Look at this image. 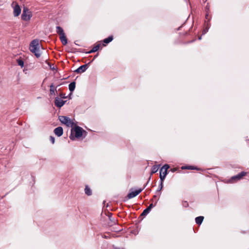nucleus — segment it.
<instances>
[{
  "label": "nucleus",
  "mask_w": 249,
  "mask_h": 249,
  "mask_svg": "<svg viewBox=\"0 0 249 249\" xmlns=\"http://www.w3.org/2000/svg\"><path fill=\"white\" fill-rule=\"evenodd\" d=\"M83 132L86 133L82 127L76 126L71 128L70 138L72 141L74 140L75 138H79L82 137Z\"/></svg>",
  "instance_id": "f257e3e1"
},
{
  "label": "nucleus",
  "mask_w": 249,
  "mask_h": 249,
  "mask_svg": "<svg viewBox=\"0 0 249 249\" xmlns=\"http://www.w3.org/2000/svg\"><path fill=\"white\" fill-rule=\"evenodd\" d=\"M39 49V44L38 40L37 39L33 40L30 45V50L31 52L34 53L35 56L37 58L40 56Z\"/></svg>",
  "instance_id": "f03ea898"
},
{
  "label": "nucleus",
  "mask_w": 249,
  "mask_h": 249,
  "mask_svg": "<svg viewBox=\"0 0 249 249\" xmlns=\"http://www.w3.org/2000/svg\"><path fill=\"white\" fill-rule=\"evenodd\" d=\"M58 118L61 123L65 124L67 126L72 127L74 125L73 122L68 117L59 116Z\"/></svg>",
  "instance_id": "7ed1b4c3"
},
{
  "label": "nucleus",
  "mask_w": 249,
  "mask_h": 249,
  "mask_svg": "<svg viewBox=\"0 0 249 249\" xmlns=\"http://www.w3.org/2000/svg\"><path fill=\"white\" fill-rule=\"evenodd\" d=\"M32 16V15L31 12L26 7H24L23 12L21 15L22 19L25 21H28L31 19Z\"/></svg>",
  "instance_id": "20e7f679"
},
{
  "label": "nucleus",
  "mask_w": 249,
  "mask_h": 249,
  "mask_svg": "<svg viewBox=\"0 0 249 249\" xmlns=\"http://www.w3.org/2000/svg\"><path fill=\"white\" fill-rule=\"evenodd\" d=\"M148 181L146 183V184L144 186L143 188L142 189H139L138 190H137L136 191H132V189L130 190V192L127 195V198L128 199L132 198L136 196H137L138 195H139L142 190L145 187L146 185L147 184Z\"/></svg>",
  "instance_id": "39448f33"
},
{
  "label": "nucleus",
  "mask_w": 249,
  "mask_h": 249,
  "mask_svg": "<svg viewBox=\"0 0 249 249\" xmlns=\"http://www.w3.org/2000/svg\"><path fill=\"white\" fill-rule=\"evenodd\" d=\"M247 174V173L245 172H241L239 174L237 175L234 176L232 177L230 179V181L231 183L234 182L237 180H240L244 176H245Z\"/></svg>",
  "instance_id": "423d86ee"
},
{
  "label": "nucleus",
  "mask_w": 249,
  "mask_h": 249,
  "mask_svg": "<svg viewBox=\"0 0 249 249\" xmlns=\"http://www.w3.org/2000/svg\"><path fill=\"white\" fill-rule=\"evenodd\" d=\"M90 63V62H89L88 64L80 66L78 68L74 71V72L77 73H81L82 72H85L88 68V66Z\"/></svg>",
  "instance_id": "0eeeda50"
},
{
  "label": "nucleus",
  "mask_w": 249,
  "mask_h": 249,
  "mask_svg": "<svg viewBox=\"0 0 249 249\" xmlns=\"http://www.w3.org/2000/svg\"><path fill=\"white\" fill-rule=\"evenodd\" d=\"M157 202H155L154 204L151 203L149 205V206L145 209L143 212L141 214V216H145L146 215L148 214V213L150 212V211L151 210L152 208L155 207L156 205Z\"/></svg>",
  "instance_id": "6e6552de"
},
{
  "label": "nucleus",
  "mask_w": 249,
  "mask_h": 249,
  "mask_svg": "<svg viewBox=\"0 0 249 249\" xmlns=\"http://www.w3.org/2000/svg\"><path fill=\"white\" fill-rule=\"evenodd\" d=\"M66 102V101H63L59 97H56L55 99L54 103L55 105L57 107H61L65 104Z\"/></svg>",
  "instance_id": "1a4fd4ad"
},
{
  "label": "nucleus",
  "mask_w": 249,
  "mask_h": 249,
  "mask_svg": "<svg viewBox=\"0 0 249 249\" xmlns=\"http://www.w3.org/2000/svg\"><path fill=\"white\" fill-rule=\"evenodd\" d=\"M54 134L58 137H60L63 135V129L61 126L57 127L54 129Z\"/></svg>",
  "instance_id": "9d476101"
},
{
  "label": "nucleus",
  "mask_w": 249,
  "mask_h": 249,
  "mask_svg": "<svg viewBox=\"0 0 249 249\" xmlns=\"http://www.w3.org/2000/svg\"><path fill=\"white\" fill-rule=\"evenodd\" d=\"M169 168V166L168 164L164 165L160 169V173H161L162 175L166 176L167 174V170Z\"/></svg>",
  "instance_id": "9b49d317"
},
{
  "label": "nucleus",
  "mask_w": 249,
  "mask_h": 249,
  "mask_svg": "<svg viewBox=\"0 0 249 249\" xmlns=\"http://www.w3.org/2000/svg\"><path fill=\"white\" fill-rule=\"evenodd\" d=\"M21 13V9L18 5H16L14 8V15L17 17L20 15Z\"/></svg>",
  "instance_id": "f8f14e48"
},
{
  "label": "nucleus",
  "mask_w": 249,
  "mask_h": 249,
  "mask_svg": "<svg viewBox=\"0 0 249 249\" xmlns=\"http://www.w3.org/2000/svg\"><path fill=\"white\" fill-rule=\"evenodd\" d=\"M205 18L207 20V21H205V22H207V29H205L203 32V34H205L208 30V29L210 28V25L208 23V22L210 20V18L209 17V14L207 12L206 15H205Z\"/></svg>",
  "instance_id": "ddd939ff"
},
{
  "label": "nucleus",
  "mask_w": 249,
  "mask_h": 249,
  "mask_svg": "<svg viewBox=\"0 0 249 249\" xmlns=\"http://www.w3.org/2000/svg\"><path fill=\"white\" fill-rule=\"evenodd\" d=\"M59 37L62 44L63 45H66L68 43V41L67 38L65 36V34H64L60 36Z\"/></svg>",
  "instance_id": "4468645a"
},
{
  "label": "nucleus",
  "mask_w": 249,
  "mask_h": 249,
  "mask_svg": "<svg viewBox=\"0 0 249 249\" xmlns=\"http://www.w3.org/2000/svg\"><path fill=\"white\" fill-rule=\"evenodd\" d=\"M204 219V217L202 216H199L198 217H196L195 219V221L196 223L198 225H200L203 222V220Z\"/></svg>",
  "instance_id": "2eb2a0df"
},
{
  "label": "nucleus",
  "mask_w": 249,
  "mask_h": 249,
  "mask_svg": "<svg viewBox=\"0 0 249 249\" xmlns=\"http://www.w3.org/2000/svg\"><path fill=\"white\" fill-rule=\"evenodd\" d=\"M76 83L74 81L71 82L69 85V89L71 92H72L75 88Z\"/></svg>",
  "instance_id": "dca6fc26"
},
{
  "label": "nucleus",
  "mask_w": 249,
  "mask_h": 249,
  "mask_svg": "<svg viewBox=\"0 0 249 249\" xmlns=\"http://www.w3.org/2000/svg\"><path fill=\"white\" fill-rule=\"evenodd\" d=\"M56 32L57 34H58L59 35V36L65 34L63 29L60 26L56 27Z\"/></svg>",
  "instance_id": "f3484780"
},
{
  "label": "nucleus",
  "mask_w": 249,
  "mask_h": 249,
  "mask_svg": "<svg viewBox=\"0 0 249 249\" xmlns=\"http://www.w3.org/2000/svg\"><path fill=\"white\" fill-rule=\"evenodd\" d=\"M85 193L89 196L92 195V191L90 189V188L88 186H86L85 188Z\"/></svg>",
  "instance_id": "a211bd4d"
},
{
  "label": "nucleus",
  "mask_w": 249,
  "mask_h": 249,
  "mask_svg": "<svg viewBox=\"0 0 249 249\" xmlns=\"http://www.w3.org/2000/svg\"><path fill=\"white\" fill-rule=\"evenodd\" d=\"M50 93L51 95L55 94V92L56 91V89L54 87L53 84L50 86Z\"/></svg>",
  "instance_id": "6ab92c4d"
},
{
  "label": "nucleus",
  "mask_w": 249,
  "mask_h": 249,
  "mask_svg": "<svg viewBox=\"0 0 249 249\" xmlns=\"http://www.w3.org/2000/svg\"><path fill=\"white\" fill-rule=\"evenodd\" d=\"M112 40H113V36H109L107 38L104 39L103 40V42H104V43H105L106 44H107V43L110 42Z\"/></svg>",
  "instance_id": "aec40b11"
},
{
  "label": "nucleus",
  "mask_w": 249,
  "mask_h": 249,
  "mask_svg": "<svg viewBox=\"0 0 249 249\" xmlns=\"http://www.w3.org/2000/svg\"><path fill=\"white\" fill-rule=\"evenodd\" d=\"M159 169L158 165H154L152 166L151 169V174L156 173Z\"/></svg>",
  "instance_id": "412c9836"
},
{
  "label": "nucleus",
  "mask_w": 249,
  "mask_h": 249,
  "mask_svg": "<svg viewBox=\"0 0 249 249\" xmlns=\"http://www.w3.org/2000/svg\"><path fill=\"white\" fill-rule=\"evenodd\" d=\"M182 169H189V170H194V169H197L196 168V167H195L194 166H184V167H182Z\"/></svg>",
  "instance_id": "4be33fe9"
},
{
  "label": "nucleus",
  "mask_w": 249,
  "mask_h": 249,
  "mask_svg": "<svg viewBox=\"0 0 249 249\" xmlns=\"http://www.w3.org/2000/svg\"><path fill=\"white\" fill-rule=\"evenodd\" d=\"M100 46H101V45L100 44L95 45L92 49V51H94V52H96L99 49Z\"/></svg>",
  "instance_id": "5701e85b"
},
{
  "label": "nucleus",
  "mask_w": 249,
  "mask_h": 249,
  "mask_svg": "<svg viewBox=\"0 0 249 249\" xmlns=\"http://www.w3.org/2000/svg\"><path fill=\"white\" fill-rule=\"evenodd\" d=\"M18 64L19 66H21V67H23L24 66V62L21 59H18L17 60Z\"/></svg>",
  "instance_id": "b1692460"
},
{
  "label": "nucleus",
  "mask_w": 249,
  "mask_h": 249,
  "mask_svg": "<svg viewBox=\"0 0 249 249\" xmlns=\"http://www.w3.org/2000/svg\"><path fill=\"white\" fill-rule=\"evenodd\" d=\"M165 177H166V176H165V175H162L161 173H160V182L163 183V180L165 179Z\"/></svg>",
  "instance_id": "393cba45"
},
{
  "label": "nucleus",
  "mask_w": 249,
  "mask_h": 249,
  "mask_svg": "<svg viewBox=\"0 0 249 249\" xmlns=\"http://www.w3.org/2000/svg\"><path fill=\"white\" fill-rule=\"evenodd\" d=\"M162 188H163V183L160 182V185H159V188L157 190V192L160 191L162 189Z\"/></svg>",
  "instance_id": "a878e982"
},
{
  "label": "nucleus",
  "mask_w": 249,
  "mask_h": 249,
  "mask_svg": "<svg viewBox=\"0 0 249 249\" xmlns=\"http://www.w3.org/2000/svg\"><path fill=\"white\" fill-rule=\"evenodd\" d=\"M50 141L53 144L55 142V139L53 136H51L50 137Z\"/></svg>",
  "instance_id": "bb28decb"
},
{
  "label": "nucleus",
  "mask_w": 249,
  "mask_h": 249,
  "mask_svg": "<svg viewBox=\"0 0 249 249\" xmlns=\"http://www.w3.org/2000/svg\"><path fill=\"white\" fill-rule=\"evenodd\" d=\"M94 53V51H93L92 49H91V50H90L89 51L87 52L88 53Z\"/></svg>",
  "instance_id": "cd10ccee"
},
{
  "label": "nucleus",
  "mask_w": 249,
  "mask_h": 249,
  "mask_svg": "<svg viewBox=\"0 0 249 249\" xmlns=\"http://www.w3.org/2000/svg\"><path fill=\"white\" fill-rule=\"evenodd\" d=\"M112 221V223L110 224L111 226L113 224H114L116 223V220H114V221Z\"/></svg>",
  "instance_id": "c85d7f7f"
},
{
  "label": "nucleus",
  "mask_w": 249,
  "mask_h": 249,
  "mask_svg": "<svg viewBox=\"0 0 249 249\" xmlns=\"http://www.w3.org/2000/svg\"><path fill=\"white\" fill-rule=\"evenodd\" d=\"M98 55V53H97L96 55H95L94 56V57L93 59H92V60L91 62H90L91 63L92 61H93L94 60V59H95L96 57H97Z\"/></svg>",
  "instance_id": "c756f323"
},
{
  "label": "nucleus",
  "mask_w": 249,
  "mask_h": 249,
  "mask_svg": "<svg viewBox=\"0 0 249 249\" xmlns=\"http://www.w3.org/2000/svg\"><path fill=\"white\" fill-rule=\"evenodd\" d=\"M102 237H103V238H107V236H106V235H104V236L102 235Z\"/></svg>",
  "instance_id": "7c9ffc66"
},
{
  "label": "nucleus",
  "mask_w": 249,
  "mask_h": 249,
  "mask_svg": "<svg viewBox=\"0 0 249 249\" xmlns=\"http://www.w3.org/2000/svg\"><path fill=\"white\" fill-rule=\"evenodd\" d=\"M157 197V196L155 195L153 196V199H155V198Z\"/></svg>",
  "instance_id": "2f4dec72"
},
{
  "label": "nucleus",
  "mask_w": 249,
  "mask_h": 249,
  "mask_svg": "<svg viewBox=\"0 0 249 249\" xmlns=\"http://www.w3.org/2000/svg\"><path fill=\"white\" fill-rule=\"evenodd\" d=\"M61 95L62 96H61V97H62V98H66L64 96H62V95Z\"/></svg>",
  "instance_id": "473e14b6"
},
{
  "label": "nucleus",
  "mask_w": 249,
  "mask_h": 249,
  "mask_svg": "<svg viewBox=\"0 0 249 249\" xmlns=\"http://www.w3.org/2000/svg\"><path fill=\"white\" fill-rule=\"evenodd\" d=\"M185 203H186L187 205H188V204H187L186 202H185Z\"/></svg>",
  "instance_id": "72a5a7b5"
}]
</instances>
